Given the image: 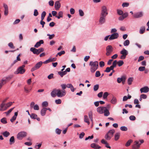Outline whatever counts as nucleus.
Here are the masks:
<instances>
[{"mask_svg":"<svg viewBox=\"0 0 149 149\" xmlns=\"http://www.w3.org/2000/svg\"><path fill=\"white\" fill-rule=\"evenodd\" d=\"M10 144L12 145L15 142V139L14 136H12L10 138Z\"/></svg>","mask_w":149,"mask_h":149,"instance_id":"bb28decb","label":"nucleus"},{"mask_svg":"<svg viewBox=\"0 0 149 149\" xmlns=\"http://www.w3.org/2000/svg\"><path fill=\"white\" fill-rule=\"evenodd\" d=\"M65 53V52L64 51H62L58 53L56 55V56H57L58 55L60 56L62 55L63 54Z\"/></svg>","mask_w":149,"mask_h":149,"instance_id":"8fccbe9b","label":"nucleus"},{"mask_svg":"<svg viewBox=\"0 0 149 149\" xmlns=\"http://www.w3.org/2000/svg\"><path fill=\"white\" fill-rule=\"evenodd\" d=\"M101 142L102 143L105 144V147L107 148H111V147L109 146L108 143L107 142L104 140V139H102L101 141Z\"/></svg>","mask_w":149,"mask_h":149,"instance_id":"aec40b11","label":"nucleus"},{"mask_svg":"<svg viewBox=\"0 0 149 149\" xmlns=\"http://www.w3.org/2000/svg\"><path fill=\"white\" fill-rule=\"evenodd\" d=\"M110 36L109 39V40H112L117 38L119 36V34L118 33H114Z\"/></svg>","mask_w":149,"mask_h":149,"instance_id":"9d476101","label":"nucleus"},{"mask_svg":"<svg viewBox=\"0 0 149 149\" xmlns=\"http://www.w3.org/2000/svg\"><path fill=\"white\" fill-rule=\"evenodd\" d=\"M84 121L87 123L88 125L90 124V122L89 121V119L88 118V117L86 115H85L84 116Z\"/></svg>","mask_w":149,"mask_h":149,"instance_id":"c85d7f7f","label":"nucleus"},{"mask_svg":"<svg viewBox=\"0 0 149 149\" xmlns=\"http://www.w3.org/2000/svg\"><path fill=\"white\" fill-rule=\"evenodd\" d=\"M131 97V96L130 95H128V97H127L126 96H125L123 97V101H126L127 99H130Z\"/></svg>","mask_w":149,"mask_h":149,"instance_id":"72a5a7b5","label":"nucleus"},{"mask_svg":"<svg viewBox=\"0 0 149 149\" xmlns=\"http://www.w3.org/2000/svg\"><path fill=\"white\" fill-rule=\"evenodd\" d=\"M30 50L31 51L33 52L34 54L38 55L40 53L44 51V49L42 47L38 49H36L35 48L31 47L30 49Z\"/></svg>","mask_w":149,"mask_h":149,"instance_id":"7ed1b4c3","label":"nucleus"},{"mask_svg":"<svg viewBox=\"0 0 149 149\" xmlns=\"http://www.w3.org/2000/svg\"><path fill=\"white\" fill-rule=\"evenodd\" d=\"M47 35L49 36V39L50 40L52 39L55 36V35L54 34L51 35L49 34H47Z\"/></svg>","mask_w":149,"mask_h":149,"instance_id":"864d4df0","label":"nucleus"},{"mask_svg":"<svg viewBox=\"0 0 149 149\" xmlns=\"http://www.w3.org/2000/svg\"><path fill=\"white\" fill-rule=\"evenodd\" d=\"M30 117L33 119H36L37 118V115L35 113H32L30 115Z\"/></svg>","mask_w":149,"mask_h":149,"instance_id":"ea45409f","label":"nucleus"},{"mask_svg":"<svg viewBox=\"0 0 149 149\" xmlns=\"http://www.w3.org/2000/svg\"><path fill=\"white\" fill-rule=\"evenodd\" d=\"M63 13L62 11L59 12L58 14V16L57 17L58 19H59L61 17H63Z\"/></svg>","mask_w":149,"mask_h":149,"instance_id":"e433bc0d","label":"nucleus"},{"mask_svg":"<svg viewBox=\"0 0 149 149\" xmlns=\"http://www.w3.org/2000/svg\"><path fill=\"white\" fill-rule=\"evenodd\" d=\"M47 108H43L41 110V114L42 116H44L46 114Z\"/></svg>","mask_w":149,"mask_h":149,"instance_id":"412c9836","label":"nucleus"},{"mask_svg":"<svg viewBox=\"0 0 149 149\" xmlns=\"http://www.w3.org/2000/svg\"><path fill=\"white\" fill-rule=\"evenodd\" d=\"M26 135V133L24 132H19L17 135V138L18 139H22L23 137Z\"/></svg>","mask_w":149,"mask_h":149,"instance_id":"6e6552de","label":"nucleus"},{"mask_svg":"<svg viewBox=\"0 0 149 149\" xmlns=\"http://www.w3.org/2000/svg\"><path fill=\"white\" fill-rule=\"evenodd\" d=\"M129 118L131 120H136V118L134 116L132 115L129 117Z\"/></svg>","mask_w":149,"mask_h":149,"instance_id":"680f3d73","label":"nucleus"},{"mask_svg":"<svg viewBox=\"0 0 149 149\" xmlns=\"http://www.w3.org/2000/svg\"><path fill=\"white\" fill-rule=\"evenodd\" d=\"M120 135V133H117L115 135V141H117L119 138Z\"/></svg>","mask_w":149,"mask_h":149,"instance_id":"7c9ffc66","label":"nucleus"},{"mask_svg":"<svg viewBox=\"0 0 149 149\" xmlns=\"http://www.w3.org/2000/svg\"><path fill=\"white\" fill-rule=\"evenodd\" d=\"M7 109V107L6 104L4 103V102H2L0 105V111H3L6 110Z\"/></svg>","mask_w":149,"mask_h":149,"instance_id":"f8f14e48","label":"nucleus"},{"mask_svg":"<svg viewBox=\"0 0 149 149\" xmlns=\"http://www.w3.org/2000/svg\"><path fill=\"white\" fill-rule=\"evenodd\" d=\"M58 73L61 77H62L64 75L67 74V72L65 71L63 72L59 71L58 72Z\"/></svg>","mask_w":149,"mask_h":149,"instance_id":"a878e982","label":"nucleus"},{"mask_svg":"<svg viewBox=\"0 0 149 149\" xmlns=\"http://www.w3.org/2000/svg\"><path fill=\"white\" fill-rule=\"evenodd\" d=\"M133 80V78L130 77L129 78L128 80V83L129 85H130L132 84V82Z\"/></svg>","mask_w":149,"mask_h":149,"instance_id":"79ce46f5","label":"nucleus"},{"mask_svg":"<svg viewBox=\"0 0 149 149\" xmlns=\"http://www.w3.org/2000/svg\"><path fill=\"white\" fill-rule=\"evenodd\" d=\"M113 48L111 45L108 46L106 48V55L107 56H109L113 52Z\"/></svg>","mask_w":149,"mask_h":149,"instance_id":"0eeeda50","label":"nucleus"},{"mask_svg":"<svg viewBox=\"0 0 149 149\" xmlns=\"http://www.w3.org/2000/svg\"><path fill=\"white\" fill-rule=\"evenodd\" d=\"M124 63L122 60H119L117 62V64L119 67L122 66L124 64Z\"/></svg>","mask_w":149,"mask_h":149,"instance_id":"4c0bfd02","label":"nucleus"},{"mask_svg":"<svg viewBox=\"0 0 149 149\" xmlns=\"http://www.w3.org/2000/svg\"><path fill=\"white\" fill-rule=\"evenodd\" d=\"M2 134L5 137H7L10 135V133L9 132L6 131L3 132Z\"/></svg>","mask_w":149,"mask_h":149,"instance_id":"f704fd0d","label":"nucleus"},{"mask_svg":"<svg viewBox=\"0 0 149 149\" xmlns=\"http://www.w3.org/2000/svg\"><path fill=\"white\" fill-rule=\"evenodd\" d=\"M106 108L104 107H100L97 108V111L99 113L102 114L104 113L105 109Z\"/></svg>","mask_w":149,"mask_h":149,"instance_id":"9b49d317","label":"nucleus"},{"mask_svg":"<svg viewBox=\"0 0 149 149\" xmlns=\"http://www.w3.org/2000/svg\"><path fill=\"white\" fill-rule=\"evenodd\" d=\"M42 64L43 62L41 61H40L38 62L36 64L34 67H33L31 69V72H33L38 69L42 66Z\"/></svg>","mask_w":149,"mask_h":149,"instance_id":"39448f33","label":"nucleus"},{"mask_svg":"<svg viewBox=\"0 0 149 149\" xmlns=\"http://www.w3.org/2000/svg\"><path fill=\"white\" fill-rule=\"evenodd\" d=\"M25 71L26 70L24 68H22L19 67L17 68V70L14 72V74H24Z\"/></svg>","mask_w":149,"mask_h":149,"instance_id":"423d86ee","label":"nucleus"},{"mask_svg":"<svg viewBox=\"0 0 149 149\" xmlns=\"http://www.w3.org/2000/svg\"><path fill=\"white\" fill-rule=\"evenodd\" d=\"M99 88V85L98 84H96L93 87V89L94 91H97Z\"/></svg>","mask_w":149,"mask_h":149,"instance_id":"de8ad7c7","label":"nucleus"},{"mask_svg":"<svg viewBox=\"0 0 149 149\" xmlns=\"http://www.w3.org/2000/svg\"><path fill=\"white\" fill-rule=\"evenodd\" d=\"M113 69H112V68H111V67H107L105 70L104 71V72H110L111 70H113Z\"/></svg>","mask_w":149,"mask_h":149,"instance_id":"c9c22d12","label":"nucleus"},{"mask_svg":"<svg viewBox=\"0 0 149 149\" xmlns=\"http://www.w3.org/2000/svg\"><path fill=\"white\" fill-rule=\"evenodd\" d=\"M111 104H115L117 103V99L115 97L113 96L112 99L111 101Z\"/></svg>","mask_w":149,"mask_h":149,"instance_id":"4be33fe9","label":"nucleus"},{"mask_svg":"<svg viewBox=\"0 0 149 149\" xmlns=\"http://www.w3.org/2000/svg\"><path fill=\"white\" fill-rule=\"evenodd\" d=\"M135 18H139L143 16V13L142 12H140L135 13L133 15Z\"/></svg>","mask_w":149,"mask_h":149,"instance_id":"ddd939ff","label":"nucleus"},{"mask_svg":"<svg viewBox=\"0 0 149 149\" xmlns=\"http://www.w3.org/2000/svg\"><path fill=\"white\" fill-rule=\"evenodd\" d=\"M85 135V133L84 132H82L81 134H80L79 136V138L81 139L83 138L84 136Z\"/></svg>","mask_w":149,"mask_h":149,"instance_id":"69168bd1","label":"nucleus"},{"mask_svg":"<svg viewBox=\"0 0 149 149\" xmlns=\"http://www.w3.org/2000/svg\"><path fill=\"white\" fill-rule=\"evenodd\" d=\"M108 10L105 6H103L101 8V12L100 15L106 17L108 15Z\"/></svg>","mask_w":149,"mask_h":149,"instance_id":"20e7f679","label":"nucleus"},{"mask_svg":"<svg viewBox=\"0 0 149 149\" xmlns=\"http://www.w3.org/2000/svg\"><path fill=\"white\" fill-rule=\"evenodd\" d=\"M109 95V93L107 92L104 93L103 95V98L104 99H107V97Z\"/></svg>","mask_w":149,"mask_h":149,"instance_id":"37998d69","label":"nucleus"},{"mask_svg":"<svg viewBox=\"0 0 149 149\" xmlns=\"http://www.w3.org/2000/svg\"><path fill=\"white\" fill-rule=\"evenodd\" d=\"M141 144H139V141H135L134 142V144L132 146V149H138L140 147Z\"/></svg>","mask_w":149,"mask_h":149,"instance_id":"1a4fd4ad","label":"nucleus"},{"mask_svg":"<svg viewBox=\"0 0 149 149\" xmlns=\"http://www.w3.org/2000/svg\"><path fill=\"white\" fill-rule=\"evenodd\" d=\"M130 44V41L129 40H127L125 41L124 42V45L125 46H128Z\"/></svg>","mask_w":149,"mask_h":149,"instance_id":"09e8293b","label":"nucleus"},{"mask_svg":"<svg viewBox=\"0 0 149 149\" xmlns=\"http://www.w3.org/2000/svg\"><path fill=\"white\" fill-rule=\"evenodd\" d=\"M14 103V102H10L6 104V106H7V108L9 107L10 106H11L13 104V103Z\"/></svg>","mask_w":149,"mask_h":149,"instance_id":"0e129e2a","label":"nucleus"},{"mask_svg":"<svg viewBox=\"0 0 149 149\" xmlns=\"http://www.w3.org/2000/svg\"><path fill=\"white\" fill-rule=\"evenodd\" d=\"M145 28L144 26H141L140 27L139 30V33L141 34L144 33L145 31Z\"/></svg>","mask_w":149,"mask_h":149,"instance_id":"b1692460","label":"nucleus"},{"mask_svg":"<svg viewBox=\"0 0 149 149\" xmlns=\"http://www.w3.org/2000/svg\"><path fill=\"white\" fill-rule=\"evenodd\" d=\"M61 100L60 99L56 100H55V102L57 104H61Z\"/></svg>","mask_w":149,"mask_h":149,"instance_id":"6e6d98bb","label":"nucleus"},{"mask_svg":"<svg viewBox=\"0 0 149 149\" xmlns=\"http://www.w3.org/2000/svg\"><path fill=\"white\" fill-rule=\"evenodd\" d=\"M6 83V80H2L1 81H0V88H1L2 86Z\"/></svg>","mask_w":149,"mask_h":149,"instance_id":"58836bf2","label":"nucleus"},{"mask_svg":"<svg viewBox=\"0 0 149 149\" xmlns=\"http://www.w3.org/2000/svg\"><path fill=\"white\" fill-rule=\"evenodd\" d=\"M89 117L91 120L93 121V113L91 111H90L88 113Z\"/></svg>","mask_w":149,"mask_h":149,"instance_id":"a19ab883","label":"nucleus"},{"mask_svg":"<svg viewBox=\"0 0 149 149\" xmlns=\"http://www.w3.org/2000/svg\"><path fill=\"white\" fill-rule=\"evenodd\" d=\"M33 109L35 110H38L39 109V107L37 104H36L33 107Z\"/></svg>","mask_w":149,"mask_h":149,"instance_id":"774afa93","label":"nucleus"},{"mask_svg":"<svg viewBox=\"0 0 149 149\" xmlns=\"http://www.w3.org/2000/svg\"><path fill=\"white\" fill-rule=\"evenodd\" d=\"M79 15L81 16H83L84 15V13L83 11L81 9H79Z\"/></svg>","mask_w":149,"mask_h":149,"instance_id":"052dcab7","label":"nucleus"},{"mask_svg":"<svg viewBox=\"0 0 149 149\" xmlns=\"http://www.w3.org/2000/svg\"><path fill=\"white\" fill-rule=\"evenodd\" d=\"M106 17L100 15L99 23L101 24H103L105 22Z\"/></svg>","mask_w":149,"mask_h":149,"instance_id":"4468645a","label":"nucleus"},{"mask_svg":"<svg viewBox=\"0 0 149 149\" xmlns=\"http://www.w3.org/2000/svg\"><path fill=\"white\" fill-rule=\"evenodd\" d=\"M8 46L11 48L14 49L15 47L13 45V43L10 42L8 44Z\"/></svg>","mask_w":149,"mask_h":149,"instance_id":"e2e57ef3","label":"nucleus"},{"mask_svg":"<svg viewBox=\"0 0 149 149\" xmlns=\"http://www.w3.org/2000/svg\"><path fill=\"white\" fill-rule=\"evenodd\" d=\"M117 13L119 15H122L124 14L123 11L119 9L117 10Z\"/></svg>","mask_w":149,"mask_h":149,"instance_id":"a18cd8bd","label":"nucleus"},{"mask_svg":"<svg viewBox=\"0 0 149 149\" xmlns=\"http://www.w3.org/2000/svg\"><path fill=\"white\" fill-rule=\"evenodd\" d=\"M44 43V41L42 40H41L39 42H37L34 45V47L35 48H38L40 47L41 44H43Z\"/></svg>","mask_w":149,"mask_h":149,"instance_id":"a211bd4d","label":"nucleus"},{"mask_svg":"<svg viewBox=\"0 0 149 149\" xmlns=\"http://www.w3.org/2000/svg\"><path fill=\"white\" fill-rule=\"evenodd\" d=\"M120 129L123 131H126L127 130V128L125 126H122L120 127Z\"/></svg>","mask_w":149,"mask_h":149,"instance_id":"13d9d810","label":"nucleus"},{"mask_svg":"<svg viewBox=\"0 0 149 149\" xmlns=\"http://www.w3.org/2000/svg\"><path fill=\"white\" fill-rule=\"evenodd\" d=\"M129 5V3L127 2L123 3L122 4V7L124 8L128 7Z\"/></svg>","mask_w":149,"mask_h":149,"instance_id":"c03bdc74","label":"nucleus"},{"mask_svg":"<svg viewBox=\"0 0 149 149\" xmlns=\"http://www.w3.org/2000/svg\"><path fill=\"white\" fill-rule=\"evenodd\" d=\"M128 15V14L127 13H125L123 14L119 17L118 18V19L120 20H123L125 18L127 17Z\"/></svg>","mask_w":149,"mask_h":149,"instance_id":"dca6fc26","label":"nucleus"},{"mask_svg":"<svg viewBox=\"0 0 149 149\" xmlns=\"http://www.w3.org/2000/svg\"><path fill=\"white\" fill-rule=\"evenodd\" d=\"M55 8L56 10H59L61 7V3L59 1H56L54 4Z\"/></svg>","mask_w":149,"mask_h":149,"instance_id":"f3484780","label":"nucleus"},{"mask_svg":"<svg viewBox=\"0 0 149 149\" xmlns=\"http://www.w3.org/2000/svg\"><path fill=\"white\" fill-rule=\"evenodd\" d=\"M117 64V60H114L112 63V65L111 66V68L113 70L114 68L116 67Z\"/></svg>","mask_w":149,"mask_h":149,"instance_id":"393cba45","label":"nucleus"},{"mask_svg":"<svg viewBox=\"0 0 149 149\" xmlns=\"http://www.w3.org/2000/svg\"><path fill=\"white\" fill-rule=\"evenodd\" d=\"M91 66L90 71L91 72L94 73L98 68V62L97 61H91L89 63Z\"/></svg>","mask_w":149,"mask_h":149,"instance_id":"f03ea898","label":"nucleus"},{"mask_svg":"<svg viewBox=\"0 0 149 149\" xmlns=\"http://www.w3.org/2000/svg\"><path fill=\"white\" fill-rule=\"evenodd\" d=\"M111 137H112L108 133L106 134L104 136V138L107 140H110Z\"/></svg>","mask_w":149,"mask_h":149,"instance_id":"2f4dec72","label":"nucleus"},{"mask_svg":"<svg viewBox=\"0 0 149 149\" xmlns=\"http://www.w3.org/2000/svg\"><path fill=\"white\" fill-rule=\"evenodd\" d=\"M120 53L122 55H124L126 56L128 54V52L124 48L120 52Z\"/></svg>","mask_w":149,"mask_h":149,"instance_id":"5701e85b","label":"nucleus"},{"mask_svg":"<svg viewBox=\"0 0 149 149\" xmlns=\"http://www.w3.org/2000/svg\"><path fill=\"white\" fill-rule=\"evenodd\" d=\"M146 69L145 67H140L139 68V70L140 71H144Z\"/></svg>","mask_w":149,"mask_h":149,"instance_id":"3c124183","label":"nucleus"},{"mask_svg":"<svg viewBox=\"0 0 149 149\" xmlns=\"http://www.w3.org/2000/svg\"><path fill=\"white\" fill-rule=\"evenodd\" d=\"M104 63L103 61H101L99 62V65L100 67H102L104 66Z\"/></svg>","mask_w":149,"mask_h":149,"instance_id":"bf43d9fd","label":"nucleus"},{"mask_svg":"<svg viewBox=\"0 0 149 149\" xmlns=\"http://www.w3.org/2000/svg\"><path fill=\"white\" fill-rule=\"evenodd\" d=\"M1 121L2 123L3 124H6L7 123L6 118H2L1 120Z\"/></svg>","mask_w":149,"mask_h":149,"instance_id":"49530a36","label":"nucleus"},{"mask_svg":"<svg viewBox=\"0 0 149 149\" xmlns=\"http://www.w3.org/2000/svg\"><path fill=\"white\" fill-rule=\"evenodd\" d=\"M104 113V116H108L110 114L109 110L106 108L105 109Z\"/></svg>","mask_w":149,"mask_h":149,"instance_id":"cd10ccee","label":"nucleus"},{"mask_svg":"<svg viewBox=\"0 0 149 149\" xmlns=\"http://www.w3.org/2000/svg\"><path fill=\"white\" fill-rule=\"evenodd\" d=\"M133 142V140L131 139H130L125 144V146L126 147H128L129 146L131 143H132Z\"/></svg>","mask_w":149,"mask_h":149,"instance_id":"473e14b6","label":"nucleus"},{"mask_svg":"<svg viewBox=\"0 0 149 149\" xmlns=\"http://www.w3.org/2000/svg\"><path fill=\"white\" fill-rule=\"evenodd\" d=\"M101 74L100 72L99 71H97L96 72L95 74V76L96 77H98L100 76Z\"/></svg>","mask_w":149,"mask_h":149,"instance_id":"4d7b16f0","label":"nucleus"},{"mask_svg":"<svg viewBox=\"0 0 149 149\" xmlns=\"http://www.w3.org/2000/svg\"><path fill=\"white\" fill-rule=\"evenodd\" d=\"M115 132V130L112 129L110 130L107 133L109 135H110L112 137Z\"/></svg>","mask_w":149,"mask_h":149,"instance_id":"c756f323","label":"nucleus"},{"mask_svg":"<svg viewBox=\"0 0 149 149\" xmlns=\"http://www.w3.org/2000/svg\"><path fill=\"white\" fill-rule=\"evenodd\" d=\"M140 91L141 93H146L148 92L149 91V89L148 87L145 86L143 88H141L140 89Z\"/></svg>","mask_w":149,"mask_h":149,"instance_id":"2eb2a0df","label":"nucleus"},{"mask_svg":"<svg viewBox=\"0 0 149 149\" xmlns=\"http://www.w3.org/2000/svg\"><path fill=\"white\" fill-rule=\"evenodd\" d=\"M42 105L43 107H47L48 105V103L46 102H42Z\"/></svg>","mask_w":149,"mask_h":149,"instance_id":"5fc2aeb1","label":"nucleus"},{"mask_svg":"<svg viewBox=\"0 0 149 149\" xmlns=\"http://www.w3.org/2000/svg\"><path fill=\"white\" fill-rule=\"evenodd\" d=\"M66 93L65 90L54 89L51 92V95L53 97H55L56 96L58 97H62L65 96Z\"/></svg>","mask_w":149,"mask_h":149,"instance_id":"f257e3e1","label":"nucleus"},{"mask_svg":"<svg viewBox=\"0 0 149 149\" xmlns=\"http://www.w3.org/2000/svg\"><path fill=\"white\" fill-rule=\"evenodd\" d=\"M14 107L10 109L7 112H5L4 113H6L7 115H8L12 111V110L13 109Z\"/></svg>","mask_w":149,"mask_h":149,"instance_id":"603ef678","label":"nucleus"},{"mask_svg":"<svg viewBox=\"0 0 149 149\" xmlns=\"http://www.w3.org/2000/svg\"><path fill=\"white\" fill-rule=\"evenodd\" d=\"M91 147L95 149H99L101 148V147L100 146H99L98 145L95 143H93L91 144Z\"/></svg>","mask_w":149,"mask_h":149,"instance_id":"6ab92c4d","label":"nucleus"},{"mask_svg":"<svg viewBox=\"0 0 149 149\" xmlns=\"http://www.w3.org/2000/svg\"><path fill=\"white\" fill-rule=\"evenodd\" d=\"M38 15V13L36 9H35L33 15L35 16H37Z\"/></svg>","mask_w":149,"mask_h":149,"instance_id":"338daca9","label":"nucleus"}]
</instances>
